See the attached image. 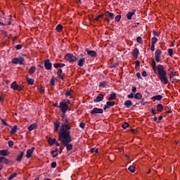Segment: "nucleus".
I'll return each instance as SVG.
<instances>
[{"mask_svg":"<svg viewBox=\"0 0 180 180\" xmlns=\"http://www.w3.org/2000/svg\"><path fill=\"white\" fill-rule=\"evenodd\" d=\"M58 139L62 146L66 147L67 151H71L72 150V143H70L72 141V138L68 130L65 131L63 129V132H59Z\"/></svg>","mask_w":180,"mask_h":180,"instance_id":"1","label":"nucleus"},{"mask_svg":"<svg viewBox=\"0 0 180 180\" xmlns=\"http://www.w3.org/2000/svg\"><path fill=\"white\" fill-rule=\"evenodd\" d=\"M157 70L158 77L160 82H162L163 85H167V84H168V77H167V72L164 70V65H158L157 66Z\"/></svg>","mask_w":180,"mask_h":180,"instance_id":"2","label":"nucleus"},{"mask_svg":"<svg viewBox=\"0 0 180 180\" xmlns=\"http://www.w3.org/2000/svg\"><path fill=\"white\" fill-rule=\"evenodd\" d=\"M63 120V124L60 126V133H63V131H64V130L65 131H69V134H71V126L70 125V119H68L65 115H63L62 116Z\"/></svg>","mask_w":180,"mask_h":180,"instance_id":"3","label":"nucleus"},{"mask_svg":"<svg viewBox=\"0 0 180 180\" xmlns=\"http://www.w3.org/2000/svg\"><path fill=\"white\" fill-rule=\"evenodd\" d=\"M71 102L70 100H67L66 101H62L59 104L60 110L62 112L63 115H65L67 113V110H68V105H70Z\"/></svg>","mask_w":180,"mask_h":180,"instance_id":"4","label":"nucleus"},{"mask_svg":"<svg viewBox=\"0 0 180 180\" xmlns=\"http://www.w3.org/2000/svg\"><path fill=\"white\" fill-rule=\"evenodd\" d=\"M77 65L79 67H84V64H85V57H84V54L81 53L77 56Z\"/></svg>","mask_w":180,"mask_h":180,"instance_id":"5","label":"nucleus"},{"mask_svg":"<svg viewBox=\"0 0 180 180\" xmlns=\"http://www.w3.org/2000/svg\"><path fill=\"white\" fill-rule=\"evenodd\" d=\"M65 59L69 63H75L77 58L75 56L72 55V53H68L65 56Z\"/></svg>","mask_w":180,"mask_h":180,"instance_id":"6","label":"nucleus"},{"mask_svg":"<svg viewBox=\"0 0 180 180\" xmlns=\"http://www.w3.org/2000/svg\"><path fill=\"white\" fill-rule=\"evenodd\" d=\"M23 61H25V58L22 57L13 58L11 60L12 64H20V65H23Z\"/></svg>","mask_w":180,"mask_h":180,"instance_id":"7","label":"nucleus"},{"mask_svg":"<svg viewBox=\"0 0 180 180\" xmlns=\"http://www.w3.org/2000/svg\"><path fill=\"white\" fill-rule=\"evenodd\" d=\"M103 113V109L102 108H94L93 110H90V115H102Z\"/></svg>","mask_w":180,"mask_h":180,"instance_id":"8","label":"nucleus"},{"mask_svg":"<svg viewBox=\"0 0 180 180\" xmlns=\"http://www.w3.org/2000/svg\"><path fill=\"white\" fill-rule=\"evenodd\" d=\"M44 65L48 71H50L53 68V63L50 62V59H46L44 62Z\"/></svg>","mask_w":180,"mask_h":180,"instance_id":"9","label":"nucleus"},{"mask_svg":"<svg viewBox=\"0 0 180 180\" xmlns=\"http://www.w3.org/2000/svg\"><path fill=\"white\" fill-rule=\"evenodd\" d=\"M161 54H162V51H161V49H157L155 52V60L156 63H160V56Z\"/></svg>","mask_w":180,"mask_h":180,"instance_id":"10","label":"nucleus"},{"mask_svg":"<svg viewBox=\"0 0 180 180\" xmlns=\"http://www.w3.org/2000/svg\"><path fill=\"white\" fill-rule=\"evenodd\" d=\"M0 162L1 164H6V165H8V164H11V162H12V160L7 159L4 156H1L0 157Z\"/></svg>","mask_w":180,"mask_h":180,"instance_id":"11","label":"nucleus"},{"mask_svg":"<svg viewBox=\"0 0 180 180\" xmlns=\"http://www.w3.org/2000/svg\"><path fill=\"white\" fill-rule=\"evenodd\" d=\"M86 51L88 56H90V57H92V58H95L97 56L96 51H91V50L86 49Z\"/></svg>","mask_w":180,"mask_h":180,"instance_id":"12","label":"nucleus"},{"mask_svg":"<svg viewBox=\"0 0 180 180\" xmlns=\"http://www.w3.org/2000/svg\"><path fill=\"white\" fill-rule=\"evenodd\" d=\"M103 98L104 96L102 94H98L94 100V103H98V102H102V101H103Z\"/></svg>","mask_w":180,"mask_h":180,"instance_id":"13","label":"nucleus"},{"mask_svg":"<svg viewBox=\"0 0 180 180\" xmlns=\"http://www.w3.org/2000/svg\"><path fill=\"white\" fill-rule=\"evenodd\" d=\"M35 148L32 147V148L27 150L26 158H31L32 155L33 154V152L34 151Z\"/></svg>","mask_w":180,"mask_h":180,"instance_id":"14","label":"nucleus"},{"mask_svg":"<svg viewBox=\"0 0 180 180\" xmlns=\"http://www.w3.org/2000/svg\"><path fill=\"white\" fill-rule=\"evenodd\" d=\"M136 9H134L132 11L128 12L127 14V19H128V20H131V18L136 14Z\"/></svg>","mask_w":180,"mask_h":180,"instance_id":"15","label":"nucleus"},{"mask_svg":"<svg viewBox=\"0 0 180 180\" xmlns=\"http://www.w3.org/2000/svg\"><path fill=\"white\" fill-rule=\"evenodd\" d=\"M132 56H133L134 60H137V58H139V49L135 48L133 50Z\"/></svg>","mask_w":180,"mask_h":180,"instance_id":"16","label":"nucleus"},{"mask_svg":"<svg viewBox=\"0 0 180 180\" xmlns=\"http://www.w3.org/2000/svg\"><path fill=\"white\" fill-rule=\"evenodd\" d=\"M54 68H63V67H65V64L64 63H55L53 64Z\"/></svg>","mask_w":180,"mask_h":180,"instance_id":"17","label":"nucleus"},{"mask_svg":"<svg viewBox=\"0 0 180 180\" xmlns=\"http://www.w3.org/2000/svg\"><path fill=\"white\" fill-rule=\"evenodd\" d=\"M106 105L108 106V108L110 109V108H112V106L116 105V102L109 101L106 102Z\"/></svg>","mask_w":180,"mask_h":180,"instance_id":"18","label":"nucleus"},{"mask_svg":"<svg viewBox=\"0 0 180 180\" xmlns=\"http://www.w3.org/2000/svg\"><path fill=\"white\" fill-rule=\"evenodd\" d=\"M24 155H25V151L20 152V155L16 158V161L18 162L22 161V159L23 158Z\"/></svg>","mask_w":180,"mask_h":180,"instance_id":"19","label":"nucleus"},{"mask_svg":"<svg viewBox=\"0 0 180 180\" xmlns=\"http://www.w3.org/2000/svg\"><path fill=\"white\" fill-rule=\"evenodd\" d=\"M134 99H136L138 101H140V99H143V94L141 93H136L134 95Z\"/></svg>","mask_w":180,"mask_h":180,"instance_id":"20","label":"nucleus"},{"mask_svg":"<svg viewBox=\"0 0 180 180\" xmlns=\"http://www.w3.org/2000/svg\"><path fill=\"white\" fill-rule=\"evenodd\" d=\"M0 155H3V157H6L9 155V152L6 150H0Z\"/></svg>","mask_w":180,"mask_h":180,"instance_id":"21","label":"nucleus"},{"mask_svg":"<svg viewBox=\"0 0 180 180\" xmlns=\"http://www.w3.org/2000/svg\"><path fill=\"white\" fill-rule=\"evenodd\" d=\"M56 139L55 138L53 139L50 138L49 139H48V143L49 146H54V144H56Z\"/></svg>","mask_w":180,"mask_h":180,"instance_id":"22","label":"nucleus"},{"mask_svg":"<svg viewBox=\"0 0 180 180\" xmlns=\"http://www.w3.org/2000/svg\"><path fill=\"white\" fill-rule=\"evenodd\" d=\"M36 127H37V124L36 123L32 124L31 125L29 126L28 130L29 131H32V130H34Z\"/></svg>","mask_w":180,"mask_h":180,"instance_id":"23","label":"nucleus"},{"mask_svg":"<svg viewBox=\"0 0 180 180\" xmlns=\"http://www.w3.org/2000/svg\"><path fill=\"white\" fill-rule=\"evenodd\" d=\"M116 98H117L116 93H112L108 98V101H115Z\"/></svg>","mask_w":180,"mask_h":180,"instance_id":"24","label":"nucleus"},{"mask_svg":"<svg viewBox=\"0 0 180 180\" xmlns=\"http://www.w3.org/2000/svg\"><path fill=\"white\" fill-rule=\"evenodd\" d=\"M58 129H60V122H58V121H56V122H54L55 131H58Z\"/></svg>","mask_w":180,"mask_h":180,"instance_id":"25","label":"nucleus"},{"mask_svg":"<svg viewBox=\"0 0 180 180\" xmlns=\"http://www.w3.org/2000/svg\"><path fill=\"white\" fill-rule=\"evenodd\" d=\"M152 99L153 101H162V96L161 95H157L153 97H152Z\"/></svg>","mask_w":180,"mask_h":180,"instance_id":"26","label":"nucleus"},{"mask_svg":"<svg viewBox=\"0 0 180 180\" xmlns=\"http://www.w3.org/2000/svg\"><path fill=\"white\" fill-rule=\"evenodd\" d=\"M61 74H63V70L59 69L57 72V75L60 79H64V76L61 75Z\"/></svg>","mask_w":180,"mask_h":180,"instance_id":"27","label":"nucleus"},{"mask_svg":"<svg viewBox=\"0 0 180 180\" xmlns=\"http://www.w3.org/2000/svg\"><path fill=\"white\" fill-rule=\"evenodd\" d=\"M124 105L126 106V108H130V106L133 105V103H131V101L128 100L124 102Z\"/></svg>","mask_w":180,"mask_h":180,"instance_id":"28","label":"nucleus"},{"mask_svg":"<svg viewBox=\"0 0 180 180\" xmlns=\"http://www.w3.org/2000/svg\"><path fill=\"white\" fill-rule=\"evenodd\" d=\"M36 72V66H32L30 70H28L29 74H34Z\"/></svg>","mask_w":180,"mask_h":180,"instance_id":"29","label":"nucleus"},{"mask_svg":"<svg viewBox=\"0 0 180 180\" xmlns=\"http://www.w3.org/2000/svg\"><path fill=\"white\" fill-rule=\"evenodd\" d=\"M56 30L58 33H60V32L63 30V25H61V24H58L56 27Z\"/></svg>","mask_w":180,"mask_h":180,"instance_id":"30","label":"nucleus"},{"mask_svg":"<svg viewBox=\"0 0 180 180\" xmlns=\"http://www.w3.org/2000/svg\"><path fill=\"white\" fill-rule=\"evenodd\" d=\"M156 109H157L158 112H162V110H164V107L162 106V104H158L156 106Z\"/></svg>","mask_w":180,"mask_h":180,"instance_id":"31","label":"nucleus"},{"mask_svg":"<svg viewBox=\"0 0 180 180\" xmlns=\"http://www.w3.org/2000/svg\"><path fill=\"white\" fill-rule=\"evenodd\" d=\"M105 14L108 15V18L110 19H114V18H115V14L109 12L108 11H105Z\"/></svg>","mask_w":180,"mask_h":180,"instance_id":"32","label":"nucleus"},{"mask_svg":"<svg viewBox=\"0 0 180 180\" xmlns=\"http://www.w3.org/2000/svg\"><path fill=\"white\" fill-rule=\"evenodd\" d=\"M16 130H18V126L15 125L10 131V134H15L16 133Z\"/></svg>","mask_w":180,"mask_h":180,"instance_id":"33","label":"nucleus"},{"mask_svg":"<svg viewBox=\"0 0 180 180\" xmlns=\"http://www.w3.org/2000/svg\"><path fill=\"white\" fill-rule=\"evenodd\" d=\"M17 176H18V174L16 172H14V173L11 174V176L7 178V179L12 180L14 178H16Z\"/></svg>","mask_w":180,"mask_h":180,"instance_id":"34","label":"nucleus"},{"mask_svg":"<svg viewBox=\"0 0 180 180\" xmlns=\"http://www.w3.org/2000/svg\"><path fill=\"white\" fill-rule=\"evenodd\" d=\"M26 79H27V82L30 85H33V84H34V79H33L32 78H29V77H26Z\"/></svg>","mask_w":180,"mask_h":180,"instance_id":"35","label":"nucleus"},{"mask_svg":"<svg viewBox=\"0 0 180 180\" xmlns=\"http://www.w3.org/2000/svg\"><path fill=\"white\" fill-rule=\"evenodd\" d=\"M169 78H174V77H176V72L174 71H170L169 72Z\"/></svg>","mask_w":180,"mask_h":180,"instance_id":"36","label":"nucleus"},{"mask_svg":"<svg viewBox=\"0 0 180 180\" xmlns=\"http://www.w3.org/2000/svg\"><path fill=\"white\" fill-rule=\"evenodd\" d=\"M17 86H18V84L16 83V82H13L11 84V88H12V89H14V91L16 89Z\"/></svg>","mask_w":180,"mask_h":180,"instance_id":"37","label":"nucleus"},{"mask_svg":"<svg viewBox=\"0 0 180 180\" xmlns=\"http://www.w3.org/2000/svg\"><path fill=\"white\" fill-rule=\"evenodd\" d=\"M167 53L169 57H172V56H174V50L172 49H169L167 50Z\"/></svg>","mask_w":180,"mask_h":180,"instance_id":"38","label":"nucleus"},{"mask_svg":"<svg viewBox=\"0 0 180 180\" xmlns=\"http://www.w3.org/2000/svg\"><path fill=\"white\" fill-rule=\"evenodd\" d=\"M129 122H125L122 126L121 127H122V129H124V130H126V129L127 127H129Z\"/></svg>","mask_w":180,"mask_h":180,"instance_id":"39","label":"nucleus"},{"mask_svg":"<svg viewBox=\"0 0 180 180\" xmlns=\"http://www.w3.org/2000/svg\"><path fill=\"white\" fill-rule=\"evenodd\" d=\"M128 169H129V171H130V172H131L132 174L136 172V167H134V166H129V167L128 168Z\"/></svg>","mask_w":180,"mask_h":180,"instance_id":"40","label":"nucleus"},{"mask_svg":"<svg viewBox=\"0 0 180 180\" xmlns=\"http://www.w3.org/2000/svg\"><path fill=\"white\" fill-rule=\"evenodd\" d=\"M158 41V39L155 37H153L151 39V44H155Z\"/></svg>","mask_w":180,"mask_h":180,"instance_id":"41","label":"nucleus"},{"mask_svg":"<svg viewBox=\"0 0 180 180\" xmlns=\"http://www.w3.org/2000/svg\"><path fill=\"white\" fill-rule=\"evenodd\" d=\"M165 110L166 111V113H172V111H171V108H169V106H165Z\"/></svg>","mask_w":180,"mask_h":180,"instance_id":"42","label":"nucleus"},{"mask_svg":"<svg viewBox=\"0 0 180 180\" xmlns=\"http://www.w3.org/2000/svg\"><path fill=\"white\" fill-rule=\"evenodd\" d=\"M105 15L103 13L100 14L99 15H98L97 17H96L94 18V20H96V22H98V20H99V19H101V18H103Z\"/></svg>","mask_w":180,"mask_h":180,"instance_id":"43","label":"nucleus"},{"mask_svg":"<svg viewBox=\"0 0 180 180\" xmlns=\"http://www.w3.org/2000/svg\"><path fill=\"white\" fill-rule=\"evenodd\" d=\"M50 84L52 86H54V85H56V79H54V77H52L51 79Z\"/></svg>","mask_w":180,"mask_h":180,"instance_id":"44","label":"nucleus"},{"mask_svg":"<svg viewBox=\"0 0 180 180\" xmlns=\"http://www.w3.org/2000/svg\"><path fill=\"white\" fill-rule=\"evenodd\" d=\"M106 85H108V82H100L99 84V86H103V88H105Z\"/></svg>","mask_w":180,"mask_h":180,"instance_id":"45","label":"nucleus"},{"mask_svg":"<svg viewBox=\"0 0 180 180\" xmlns=\"http://www.w3.org/2000/svg\"><path fill=\"white\" fill-rule=\"evenodd\" d=\"M135 68L137 70L138 68H140V60H136L135 62Z\"/></svg>","mask_w":180,"mask_h":180,"instance_id":"46","label":"nucleus"},{"mask_svg":"<svg viewBox=\"0 0 180 180\" xmlns=\"http://www.w3.org/2000/svg\"><path fill=\"white\" fill-rule=\"evenodd\" d=\"M137 43H139L140 44H143V39H141V37H138L136 38Z\"/></svg>","mask_w":180,"mask_h":180,"instance_id":"47","label":"nucleus"},{"mask_svg":"<svg viewBox=\"0 0 180 180\" xmlns=\"http://www.w3.org/2000/svg\"><path fill=\"white\" fill-rule=\"evenodd\" d=\"M120 19H122V15H118L115 17V22H120Z\"/></svg>","mask_w":180,"mask_h":180,"instance_id":"48","label":"nucleus"},{"mask_svg":"<svg viewBox=\"0 0 180 180\" xmlns=\"http://www.w3.org/2000/svg\"><path fill=\"white\" fill-rule=\"evenodd\" d=\"M8 147H13V141H12V140L8 141Z\"/></svg>","mask_w":180,"mask_h":180,"instance_id":"49","label":"nucleus"},{"mask_svg":"<svg viewBox=\"0 0 180 180\" xmlns=\"http://www.w3.org/2000/svg\"><path fill=\"white\" fill-rule=\"evenodd\" d=\"M23 89V86L18 85L15 91H22Z\"/></svg>","mask_w":180,"mask_h":180,"instance_id":"50","label":"nucleus"},{"mask_svg":"<svg viewBox=\"0 0 180 180\" xmlns=\"http://www.w3.org/2000/svg\"><path fill=\"white\" fill-rule=\"evenodd\" d=\"M134 94H133V93H131L130 94H128L127 95V98H129V99H133V98H134Z\"/></svg>","mask_w":180,"mask_h":180,"instance_id":"51","label":"nucleus"},{"mask_svg":"<svg viewBox=\"0 0 180 180\" xmlns=\"http://www.w3.org/2000/svg\"><path fill=\"white\" fill-rule=\"evenodd\" d=\"M65 95L66 98H68V96H71V92L70 91H66Z\"/></svg>","mask_w":180,"mask_h":180,"instance_id":"52","label":"nucleus"},{"mask_svg":"<svg viewBox=\"0 0 180 180\" xmlns=\"http://www.w3.org/2000/svg\"><path fill=\"white\" fill-rule=\"evenodd\" d=\"M22 47H23V46H22V44H18V45L15 46V49H16V50H21V49H22Z\"/></svg>","mask_w":180,"mask_h":180,"instance_id":"53","label":"nucleus"},{"mask_svg":"<svg viewBox=\"0 0 180 180\" xmlns=\"http://www.w3.org/2000/svg\"><path fill=\"white\" fill-rule=\"evenodd\" d=\"M51 168H56V167H57V162H53L51 164Z\"/></svg>","mask_w":180,"mask_h":180,"instance_id":"54","label":"nucleus"},{"mask_svg":"<svg viewBox=\"0 0 180 180\" xmlns=\"http://www.w3.org/2000/svg\"><path fill=\"white\" fill-rule=\"evenodd\" d=\"M79 126L81 129H85V124L84 122H80Z\"/></svg>","mask_w":180,"mask_h":180,"instance_id":"55","label":"nucleus"},{"mask_svg":"<svg viewBox=\"0 0 180 180\" xmlns=\"http://www.w3.org/2000/svg\"><path fill=\"white\" fill-rule=\"evenodd\" d=\"M150 50L151 51H154L155 50V44H151Z\"/></svg>","mask_w":180,"mask_h":180,"instance_id":"56","label":"nucleus"},{"mask_svg":"<svg viewBox=\"0 0 180 180\" xmlns=\"http://www.w3.org/2000/svg\"><path fill=\"white\" fill-rule=\"evenodd\" d=\"M1 123L2 124H4V126H9V124H8L7 122H5V120L1 119Z\"/></svg>","mask_w":180,"mask_h":180,"instance_id":"57","label":"nucleus"},{"mask_svg":"<svg viewBox=\"0 0 180 180\" xmlns=\"http://www.w3.org/2000/svg\"><path fill=\"white\" fill-rule=\"evenodd\" d=\"M152 67H157V63L154 59L152 60Z\"/></svg>","mask_w":180,"mask_h":180,"instance_id":"58","label":"nucleus"},{"mask_svg":"<svg viewBox=\"0 0 180 180\" xmlns=\"http://www.w3.org/2000/svg\"><path fill=\"white\" fill-rule=\"evenodd\" d=\"M91 153H98V149H96V148H91Z\"/></svg>","mask_w":180,"mask_h":180,"instance_id":"59","label":"nucleus"},{"mask_svg":"<svg viewBox=\"0 0 180 180\" xmlns=\"http://www.w3.org/2000/svg\"><path fill=\"white\" fill-rule=\"evenodd\" d=\"M131 91L132 92H136L137 91V87H136V86H132V88H131Z\"/></svg>","mask_w":180,"mask_h":180,"instance_id":"60","label":"nucleus"},{"mask_svg":"<svg viewBox=\"0 0 180 180\" xmlns=\"http://www.w3.org/2000/svg\"><path fill=\"white\" fill-rule=\"evenodd\" d=\"M58 149L56 148L54 150L51 151V154H56V153H58Z\"/></svg>","mask_w":180,"mask_h":180,"instance_id":"61","label":"nucleus"},{"mask_svg":"<svg viewBox=\"0 0 180 180\" xmlns=\"http://www.w3.org/2000/svg\"><path fill=\"white\" fill-rule=\"evenodd\" d=\"M140 103H141V105H144L145 103H147V102H146L144 101V98H141V101Z\"/></svg>","mask_w":180,"mask_h":180,"instance_id":"62","label":"nucleus"},{"mask_svg":"<svg viewBox=\"0 0 180 180\" xmlns=\"http://www.w3.org/2000/svg\"><path fill=\"white\" fill-rule=\"evenodd\" d=\"M142 77H147V72L146 71L142 72Z\"/></svg>","mask_w":180,"mask_h":180,"instance_id":"63","label":"nucleus"},{"mask_svg":"<svg viewBox=\"0 0 180 180\" xmlns=\"http://www.w3.org/2000/svg\"><path fill=\"white\" fill-rule=\"evenodd\" d=\"M39 92L40 94H44V89L43 87H41L40 89H39Z\"/></svg>","mask_w":180,"mask_h":180,"instance_id":"64","label":"nucleus"}]
</instances>
